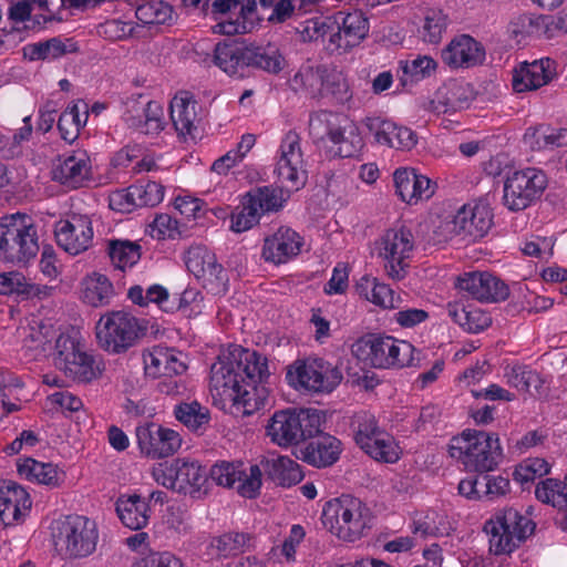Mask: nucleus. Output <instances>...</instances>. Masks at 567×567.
<instances>
[{
	"label": "nucleus",
	"instance_id": "35",
	"mask_svg": "<svg viewBox=\"0 0 567 567\" xmlns=\"http://www.w3.org/2000/svg\"><path fill=\"white\" fill-rule=\"evenodd\" d=\"M17 470L20 476L30 482H37L51 488L61 486L64 482L65 473L58 465L52 463H42L32 457L19 460Z\"/></svg>",
	"mask_w": 567,
	"mask_h": 567
},
{
	"label": "nucleus",
	"instance_id": "31",
	"mask_svg": "<svg viewBox=\"0 0 567 567\" xmlns=\"http://www.w3.org/2000/svg\"><path fill=\"white\" fill-rule=\"evenodd\" d=\"M313 437L301 451L302 461L318 468L333 465L342 452L341 441L321 432Z\"/></svg>",
	"mask_w": 567,
	"mask_h": 567
},
{
	"label": "nucleus",
	"instance_id": "2",
	"mask_svg": "<svg viewBox=\"0 0 567 567\" xmlns=\"http://www.w3.org/2000/svg\"><path fill=\"white\" fill-rule=\"evenodd\" d=\"M214 63L229 76L246 79L254 71L278 75L288 61L275 43L257 44L239 39L218 42L214 49Z\"/></svg>",
	"mask_w": 567,
	"mask_h": 567
},
{
	"label": "nucleus",
	"instance_id": "17",
	"mask_svg": "<svg viewBox=\"0 0 567 567\" xmlns=\"http://www.w3.org/2000/svg\"><path fill=\"white\" fill-rule=\"evenodd\" d=\"M243 463L220 461L214 464L209 471V477L220 486L233 487L238 483V493L246 498H255L261 487V470L258 465H251L249 474L241 468Z\"/></svg>",
	"mask_w": 567,
	"mask_h": 567
},
{
	"label": "nucleus",
	"instance_id": "39",
	"mask_svg": "<svg viewBox=\"0 0 567 567\" xmlns=\"http://www.w3.org/2000/svg\"><path fill=\"white\" fill-rule=\"evenodd\" d=\"M324 73V64H302L298 72L289 80V84L295 92H305L311 97L322 96Z\"/></svg>",
	"mask_w": 567,
	"mask_h": 567
},
{
	"label": "nucleus",
	"instance_id": "19",
	"mask_svg": "<svg viewBox=\"0 0 567 567\" xmlns=\"http://www.w3.org/2000/svg\"><path fill=\"white\" fill-rule=\"evenodd\" d=\"M363 125L377 144L400 151H411L417 144V135L410 127L398 125L380 116H368Z\"/></svg>",
	"mask_w": 567,
	"mask_h": 567
},
{
	"label": "nucleus",
	"instance_id": "55",
	"mask_svg": "<svg viewBox=\"0 0 567 567\" xmlns=\"http://www.w3.org/2000/svg\"><path fill=\"white\" fill-rule=\"evenodd\" d=\"M471 100L470 86L453 83L446 89L443 101H439L445 106L444 112L463 110L468 106Z\"/></svg>",
	"mask_w": 567,
	"mask_h": 567
},
{
	"label": "nucleus",
	"instance_id": "60",
	"mask_svg": "<svg viewBox=\"0 0 567 567\" xmlns=\"http://www.w3.org/2000/svg\"><path fill=\"white\" fill-rule=\"evenodd\" d=\"M181 357L182 353L167 348V353H163V361H166V363H163L162 377L174 378L186 372L187 365Z\"/></svg>",
	"mask_w": 567,
	"mask_h": 567
},
{
	"label": "nucleus",
	"instance_id": "33",
	"mask_svg": "<svg viewBox=\"0 0 567 567\" xmlns=\"http://www.w3.org/2000/svg\"><path fill=\"white\" fill-rule=\"evenodd\" d=\"M165 187L154 181L140 179L131 185L125 194L117 193L111 198L110 206L114 208L116 199H125L127 205L136 207H154L158 205L164 198Z\"/></svg>",
	"mask_w": 567,
	"mask_h": 567
},
{
	"label": "nucleus",
	"instance_id": "52",
	"mask_svg": "<svg viewBox=\"0 0 567 567\" xmlns=\"http://www.w3.org/2000/svg\"><path fill=\"white\" fill-rule=\"evenodd\" d=\"M508 381L516 389L530 394H534V392L539 393V388L542 386L538 373L522 367L512 369L511 374H508Z\"/></svg>",
	"mask_w": 567,
	"mask_h": 567
},
{
	"label": "nucleus",
	"instance_id": "50",
	"mask_svg": "<svg viewBox=\"0 0 567 567\" xmlns=\"http://www.w3.org/2000/svg\"><path fill=\"white\" fill-rule=\"evenodd\" d=\"M322 82V96L324 94H331L338 102L341 103L348 101L351 97L346 78L340 72L330 70L327 65Z\"/></svg>",
	"mask_w": 567,
	"mask_h": 567
},
{
	"label": "nucleus",
	"instance_id": "1",
	"mask_svg": "<svg viewBox=\"0 0 567 567\" xmlns=\"http://www.w3.org/2000/svg\"><path fill=\"white\" fill-rule=\"evenodd\" d=\"M213 379L231 390L233 406L249 416L266 405L265 388L257 383L269 378L268 360L257 351L235 346L212 367Z\"/></svg>",
	"mask_w": 567,
	"mask_h": 567
},
{
	"label": "nucleus",
	"instance_id": "37",
	"mask_svg": "<svg viewBox=\"0 0 567 567\" xmlns=\"http://www.w3.org/2000/svg\"><path fill=\"white\" fill-rule=\"evenodd\" d=\"M262 465L267 478L282 487L297 485L303 478L300 465L288 456L267 458Z\"/></svg>",
	"mask_w": 567,
	"mask_h": 567
},
{
	"label": "nucleus",
	"instance_id": "62",
	"mask_svg": "<svg viewBox=\"0 0 567 567\" xmlns=\"http://www.w3.org/2000/svg\"><path fill=\"white\" fill-rule=\"evenodd\" d=\"M188 515L185 509L179 506H171L165 515V524L176 533H185L188 529Z\"/></svg>",
	"mask_w": 567,
	"mask_h": 567
},
{
	"label": "nucleus",
	"instance_id": "4",
	"mask_svg": "<svg viewBox=\"0 0 567 567\" xmlns=\"http://www.w3.org/2000/svg\"><path fill=\"white\" fill-rule=\"evenodd\" d=\"M326 412L312 408H288L276 411L268 420L266 434L280 447L296 446L322 432Z\"/></svg>",
	"mask_w": 567,
	"mask_h": 567
},
{
	"label": "nucleus",
	"instance_id": "41",
	"mask_svg": "<svg viewBox=\"0 0 567 567\" xmlns=\"http://www.w3.org/2000/svg\"><path fill=\"white\" fill-rule=\"evenodd\" d=\"M450 318L465 331L477 333L492 324V318L481 309H467L458 303L447 307Z\"/></svg>",
	"mask_w": 567,
	"mask_h": 567
},
{
	"label": "nucleus",
	"instance_id": "54",
	"mask_svg": "<svg viewBox=\"0 0 567 567\" xmlns=\"http://www.w3.org/2000/svg\"><path fill=\"white\" fill-rule=\"evenodd\" d=\"M384 436L386 435L382 432V436L374 437L372 442H370V446L363 447L362 450L377 461L394 463L399 458L398 452L395 451L391 439H385Z\"/></svg>",
	"mask_w": 567,
	"mask_h": 567
},
{
	"label": "nucleus",
	"instance_id": "56",
	"mask_svg": "<svg viewBox=\"0 0 567 567\" xmlns=\"http://www.w3.org/2000/svg\"><path fill=\"white\" fill-rule=\"evenodd\" d=\"M404 74L411 75L415 81L430 78L437 68L436 61L429 55H419L412 61H405L402 64Z\"/></svg>",
	"mask_w": 567,
	"mask_h": 567
},
{
	"label": "nucleus",
	"instance_id": "34",
	"mask_svg": "<svg viewBox=\"0 0 567 567\" xmlns=\"http://www.w3.org/2000/svg\"><path fill=\"white\" fill-rule=\"evenodd\" d=\"M115 511L123 525L133 530H141L150 519L148 501L138 494L121 495L115 503Z\"/></svg>",
	"mask_w": 567,
	"mask_h": 567
},
{
	"label": "nucleus",
	"instance_id": "21",
	"mask_svg": "<svg viewBox=\"0 0 567 567\" xmlns=\"http://www.w3.org/2000/svg\"><path fill=\"white\" fill-rule=\"evenodd\" d=\"M281 156L277 163L276 172L281 183L298 190L305 185L302 171V153L300 136L295 131H289L280 145Z\"/></svg>",
	"mask_w": 567,
	"mask_h": 567
},
{
	"label": "nucleus",
	"instance_id": "51",
	"mask_svg": "<svg viewBox=\"0 0 567 567\" xmlns=\"http://www.w3.org/2000/svg\"><path fill=\"white\" fill-rule=\"evenodd\" d=\"M357 430L354 433L355 443L361 447H369L370 442L377 436H382V432L377 425L372 414L362 413L357 416Z\"/></svg>",
	"mask_w": 567,
	"mask_h": 567
},
{
	"label": "nucleus",
	"instance_id": "25",
	"mask_svg": "<svg viewBox=\"0 0 567 567\" xmlns=\"http://www.w3.org/2000/svg\"><path fill=\"white\" fill-rule=\"evenodd\" d=\"M442 60L451 68H473L483 64L486 52L484 45L468 34L455 37L442 50Z\"/></svg>",
	"mask_w": 567,
	"mask_h": 567
},
{
	"label": "nucleus",
	"instance_id": "9",
	"mask_svg": "<svg viewBox=\"0 0 567 567\" xmlns=\"http://www.w3.org/2000/svg\"><path fill=\"white\" fill-rule=\"evenodd\" d=\"M286 379L298 391L329 394L343 380L341 367L322 358L297 360L287 368Z\"/></svg>",
	"mask_w": 567,
	"mask_h": 567
},
{
	"label": "nucleus",
	"instance_id": "63",
	"mask_svg": "<svg viewBox=\"0 0 567 567\" xmlns=\"http://www.w3.org/2000/svg\"><path fill=\"white\" fill-rule=\"evenodd\" d=\"M348 269L346 266L338 265L332 272L330 280L324 286V292L328 295L342 293L348 288Z\"/></svg>",
	"mask_w": 567,
	"mask_h": 567
},
{
	"label": "nucleus",
	"instance_id": "16",
	"mask_svg": "<svg viewBox=\"0 0 567 567\" xmlns=\"http://www.w3.org/2000/svg\"><path fill=\"white\" fill-rule=\"evenodd\" d=\"M185 265L205 288L215 293L226 292L228 276L215 254L205 246H192L185 254Z\"/></svg>",
	"mask_w": 567,
	"mask_h": 567
},
{
	"label": "nucleus",
	"instance_id": "53",
	"mask_svg": "<svg viewBox=\"0 0 567 567\" xmlns=\"http://www.w3.org/2000/svg\"><path fill=\"white\" fill-rule=\"evenodd\" d=\"M447 25V16L440 9H430L424 19V40L429 43H437Z\"/></svg>",
	"mask_w": 567,
	"mask_h": 567
},
{
	"label": "nucleus",
	"instance_id": "44",
	"mask_svg": "<svg viewBox=\"0 0 567 567\" xmlns=\"http://www.w3.org/2000/svg\"><path fill=\"white\" fill-rule=\"evenodd\" d=\"M83 107L84 120L81 118L79 103H74L72 106L68 107L58 120L60 135L68 143H73L78 138L80 128L86 123L89 109L87 104L84 102Z\"/></svg>",
	"mask_w": 567,
	"mask_h": 567
},
{
	"label": "nucleus",
	"instance_id": "22",
	"mask_svg": "<svg viewBox=\"0 0 567 567\" xmlns=\"http://www.w3.org/2000/svg\"><path fill=\"white\" fill-rule=\"evenodd\" d=\"M51 178L71 189L84 186L91 179L90 157L85 152L58 155L52 163Z\"/></svg>",
	"mask_w": 567,
	"mask_h": 567
},
{
	"label": "nucleus",
	"instance_id": "47",
	"mask_svg": "<svg viewBox=\"0 0 567 567\" xmlns=\"http://www.w3.org/2000/svg\"><path fill=\"white\" fill-rule=\"evenodd\" d=\"M261 215L251 203H247V196L244 195L241 203L231 213L230 229L235 233H243L259 223Z\"/></svg>",
	"mask_w": 567,
	"mask_h": 567
},
{
	"label": "nucleus",
	"instance_id": "3",
	"mask_svg": "<svg viewBox=\"0 0 567 567\" xmlns=\"http://www.w3.org/2000/svg\"><path fill=\"white\" fill-rule=\"evenodd\" d=\"M450 455L462 462L468 472L484 474L498 467L504 458L497 433L466 429L453 436Z\"/></svg>",
	"mask_w": 567,
	"mask_h": 567
},
{
	"label": "nucleus",
	"instance_id": "28",
	"mask_svg": "<svg viewBox=\"0 0 567 567\" xmlns=\"http://www.w3.org/2000/svg\"><path fill=\"white\" fill-rule=\"evenodd\" d=\"M395 192L402 202L410 205L416 204L420 199H429L435 192L432 181L416 169L409 167L398 168L393 173Z\"/></svg>",
	"mask_w": 567,
	"mask_h": 567
},
{
	"label": "nucleus",
	"instance_id": "49",
	"mask_svg": "<svg viewBox=\"0 0 567 567\" xmlns=\"http://www.w3.org/2000/svg\"><path fill=\"white\" fill-rule=\"evenodd\" d=\"M173 7L164 1L142 4L136 10V17L145 24H164L172 19Z\"/></svg>",
	"mask_w": 567,
	"mask_h": 567
},
{
	"label": "nucleus",
	"instance_id": "14",
	"mask_svg": "<svg viewBox=\"0 0 567 567\" xmlns=\"http://www.w3.org/2000/svg\"><path fill=\"white\" fill-rule=\"evenodd\" d=\"M378 256L384 261L386 274L395 280H401L406 275L408 259L414 248L413 235L406 227L388 229L375 241Z\"/></svg>",
	"mask_w": 567,
	"mask_h": 567
},
{
	"label": "nucleus",
	"instance_id": "32",
	"mask_svg": "<svg viewBox=\"0 0 567 567\" xmlns=\"http://www.w3.org/2000/svg\"><path fill=\"white\" fill-rule=\"evenodd\" d=\"M390 336L369 333L358 339L351 347L352 354L364 365L377 369H386V348H389Z\"/></svg>",
	"mask_w": 567,
	"mask_h": 567
},
{
	"label": "nucleus",
	"instance_id": "59",
	"mask_svg": "<svg viewBox=\"0 0 567 567\" xmlns=\"http://www.w3.org/2000/svg\"><path fill=\"white\" fill-rule=\"evenodd\" d=\"M364 298L383 308H394L393 290L385 284L372 279L371 295L365 292Z\"/></svg>",
	"mask_w": 567,
	"mask_h": 567
},
{
	"label": "nucleus",
	"instance_id": "5",
	"mask_svg": "<svg viewBox=\"0 0 567 567\" xmlns=\"http://www.w3.org/2000/svg\"><path fill=\"white\" fill-rule=\"evenodd\" d=\"M309 134L317 145L321 144L326 148L327 156L331 158L354 157L364 145L357 126H341L339 116L329 111L310 115Z\"/></svg>",
	"mask_w": 567,
	"mask_h": 567
},
{
	"label": "nucleus",
	"instance_id": "26",
	"mask_svg": "<svg viewBox=\"0 0 567 567\" xmlns=\"http://www.w3.org/2000/svg\"><path fill=\"white\" fill-rule=\"evenodd\" d=\"M492 223V214L485 206L464 205L452 220V231L463 239L475 241L487 234Z\"/></svg>",
	"mask_w": 567,
	"mask_h": 567
},
{
	"label": "nucleus",
	"instance_id": "38",
	"mask_svg": "<svg viewBox=\"0 0 567 567\" xmlns=\"http://www.w3.org/2000/svg\"><path fill=\"white\" fill-rule=\"evenodd\" d=\"M247 203L254 204L260 215L266 213H277L282 209L285 203L290 197V190H285L278 186H258L250 189L247 194Z\"/></svg>",
	"mask_w": 567,
	"mask_h": 567
},
{
	"label": "nucleus",
	"instance_id": "27",
	"mask_svg": "<svg viewBox=\"0 0 567 567\" xmlns=\"http://www.w3.org/2000/svg\"><path fill=\"white\" fill-rule=\"evenodd\" d=\"M302 245V237L297 231L281 226L274 235L265 238L261 256L265 261L285 264L300 254Z\"/></svg>",
	"mask_w": 567,
	"mask_h": 567
},
{
	"label": "nucleus",
	"instance_id": "58",
	"mask_svg": "<svg viewBox=\"0 0 567 567\" xmlns=\"http://www.w3.org/2000/svg\"><path fill=\"white\" fill-rule=\"evenodd\" d=\"M484 488L481 489L483 497L493 501L499 496H504L509 492V480L507 477L491 476L487 473L482 475Z\"/></svg>",
	"mask_w": 567,
	"mask_h": 567
},
{
	"label": "nucleus",
	"instance_id": "29",
	"mask_svg": "<svg viewBox=\"0 0 567 567\" xmlns=\"http://www.w3.org/2000/svg\"><path fill=\"white\" fill-rule=\"evenodd\" d=\"M54 235L58 245L70 255H78L86 250L93 238V229L87 218H78L73 221L60 220L55 225Z\"/></svg>",
	"mask_w": 567,
	"mask_h": 567
},
{
	"label": "nucleus",
	"instance_id": "46",
	"mask_svg": "<svg viewBox=\"0 0 567 567\" xmlns=\"http://www.w3.org/2000/svg\"><path fill=\"white\" fill-rule=\"evenodd\" d=\"M251 537L247 533L229 532L213 538L212 547L220 557L237 556L249 546Z\"/></svg>",
	"mask_w": 567,
	"mask_h": 567
},
{
	"label": "nucleus",
	"instance_id": "57",
	"mask_svg": "<svg viewBox=\"0 0 567 567\" xmlns=\"http://www.w3.org/2000/svg\"><path fill=\"white\" fill-rule=\"evenodd\" d=\"M132 567H184L182 560L169 551H151Z\"/></svg>",
	"mask_w": 567,
	"mask_h": 567
},
{
	"label": "nucleus",
	"instance_id": "8",
	"mask_svg": "<svg viewBox=\"0 0 567 567\" xmlns=\"http://www.w3.org/2000/svg\"><path fill=\"white\" fill-rule=\"evenodd\" d=\"M52 538L60 556L82 559L95 551L99 530L94 520L81 515H69L53 523Z\"/></svg>",
	"mask_w": 567,
	"mask_h": 567
},
{
	"label": "nucleus",
	"instance_id": "30",
	"mask_svg": "<svg viewBox=\"0 0 567 567\" xmlns=\"http://www.w3.org/2000/svg\"><path fill=\"white\" fill-rule=\"evenodd\" d=\"M31 499L28 492L13 481L0 483V522L4 526L13 525L22 515V509H30Z\"/></svg>",
	"mask_w": 567,
	"mask_h": 567
},
{
	"label": "nucleus",
	"instance_id": "10",
	"mask_svg": "<svg viewBox=\"0 0 567 567\" xmlns=\"http://www.w3.org/2000/svg\"><path fill=\"white\" fill-rule=\"evenodd\" d=\"M153 477L164 487L195 499L204 497L208 492L207 472L198 462L176 458L158 463L153 468Z\"/></svg>",
	"mask_w": 567,
	"mask_h": 567
},
{
	"label": "nucleus",
	"instance_id": "13",
	"mask_svg": "<svg viewBox=\"0 0 567 567\" xmlns=\"http://www.w3.org/2000/svg\"><path fill=\"white\" fill-rule=\"evenodd\" d=\"M548 184L546 174L528 167L507 175L503 188V204L511 212H519L538 200Z\"/></svg>",
	"mask_w": 567,
	"mask_h": 567
},
{
	"label": "nucleus",
	"instance_id": "42",
	"mask_svg": "<svg viewBox=\"0 0 567 567\" xmlns=\"http://www.w3.org/2000/svg\"><path fill=\"white\" fill-rule=\"evenodd\" d=\"M535 496L544 504L551 505L559 511H567V474L563 482L556 478H546L536 485Z\"/></svg>",
	"mask_w": 567,
	"mask_h": 567
},
{
	"label": "nucleus",
	"instance_id": "15",
	"mask_svg": "<svg viewBox=\"0 0 567 567\" xmlns=\"http://www.w3.org/2000/svg\"><path fill=\"white\" fill-rule=\"evenodd\" d=\"M54 365L66 378L79 383H87L101 374L92 355L80 350L79 342L70 336L61 334L55 341Z\"/></svg>",
	"mask_w": 567,
	"mask_h": 567
},
{
	"label": "nucleus",
	"instance_id": "61",
	"mask_svg": "<svg viewBox=\"0 0 567 567\" xmlns=\"http://www.w3.org/2000/svg\"><path fill=\"white\" fill-rule=\"evenodd\" d=\"M163 353H167V348L158 347L144 355L146 375L152 378L162 377L161 370H163V363H166V361H163Z\"/></svg>",
	"mask_w": 567,
	"mask_h": 567
},
{
	"label": "nucleus",
	"instance_id": "12",
	"mask_svg": "<svg viewBox=\"0 0 567 567\" xmlns=\"http://www.w3.org/2000/svg\"><path fill=\"white\" fill-rule=\"evenodd\" d=\"M535 523L515 508H506L485 523L484 530L491 535L489 548L495 555L511 554L519 543L534 533Z\"/></svg>",
	"mask_w": 567,
	"mask_h": 567
},
{
	"label": "nucleus",
	"instance_id": "64",
	"mask_svg": "<svg viewBox=\"0 0 567 567\" xmlns=\"http://www.w3.org/2000/svg\"><path fill=\"white\" fill-rule=\"evenodd\" d=\"M429 318V313L423 309H405L395 313V321L403 328H412Z\"/></svg>",
	"mask_w": 567,
	"mask_h": 567
},
{
	"label": "nucleus",
	"instance_id": "20",
	"mask_svg": "<svg viewBox=\"0 0 567 567\" xmlns=\"http://www.w3.org/2000/svg\"><path fill=\"white\" fill-rule=\"evenodd\" d=\"M456 288L478 301L498 302L509 296L507 285L487 271L465 272L457 277Z\"/></svg>",
	"mask_w": 567,
	"mask_h": 567
},
{
	"label": "nucleus",
	"instance_id": "18",
	"mask_svg": "<svg viewBox=\"0 0 567 567\" xmlns=\"http://www.w3.org/2000/svg\"><path fill=\"white\" fill-rule=\"evenodd\" d=\"M135 434L141 453L151 458L171 456L182 445L178 432L154 422L137 426Z\"/></svg>",
	"mask_w": 567,
	"mask_h": 567
},
{
	"label": "nucleus",
	"instance_id": "40",
	"mask_svg": "<svg viewBox=\"0 0 567 567\" xmlns=\"http://www.w3.org/2000/svg\"><path fill=\"white\" fill-rule=\"evenodd\" d=\"M175 417L188 430L203 434L209 425L210 412L197 401L182 402L174 409Z\"/></svg>",
	"mask_w": 567,
	"mask_h": 567
},
{
	"label": "nucleus",
	"instance_id": "48",
	"mask_svg": "<svg viewBox=\"0 0 567 567\" xmlns=\"http://www.w3.org/2000/svg\"><path fill=\"white\" fill-rule=\"evenodd\" d=\"M342 31L346 38L347 47H355L363 40L369 31L368 19L362 12L348 13L342 21Z\"/></svg>",
	"mask_w": 567,
	"mask_h": 567
},
{
	"label": "nucleus",
	"instance_id": "36",
	"mask_svg": "<svg viewBox=\"0 0 567 567\" xmlns=\"http://www.w3.org/2000/svg\"><path fill=\"white\" fill-rule=\"evenodd\" d=\"M197 102L192 97L175 96L169 105V113L173 125L179 136L186 138L189 136L195 140L198 134L197 121Z\"/></svg>",
	"mask_w": 567,
	"mask_h": 567
},
{
	"label": "nucleus",
	"instance_id": "45",
	"mask_svg": "<svg viewBox=\"0 0 567 567\" xmlns=\"http://www.w3.org/2000/svg\"><path fill=\"white\" fill-rule=\"evenodd\" d=\"M107 255L116 268L124 270L126 267L134 266L141 259V246L130 240H111Z\"/></svg>",
	"mask_w": 567,
	"mask_h": 567
},
{
	"label": "nucleus",
	"instance_id": "23",
	"mask_svg": "<svg viewBox=\"0 0 567 567\" xmlns=\"http://www.w3.org/2000/svg\"><path fill=\"white\" fill-rule=\"evenodd\" d=\"M123 118L128 127L143 134H158L164 127L163 109L154 101H144V95L127 99Z\"/></svg>",
	"mask_w": 567,
	"mask_h": 567
},
{
	"label": "nucleus",
	"instance_id": "24",
	"mask_svg": "<svg viewBox=\"0 0 567 567\" xmlns=\"http://www.w3.org/2000/svg\"><path fill=\"white\" fill-rule=\"evenodd\" d=\"M556 66V61L550 58L520 63L513 72V90L523 93L548 84L557 75Z\"/></svg>",
	"mask_w": 567,
	"mask_h": 567
},
{
	"label": "nucleus",
	"instance_id": "43",
	"mask_svg": "<svg viewBox=\"0 0 567 567\" xmlns=\"http://www.w3.org/2000/svg\"><path fill=\"white\" fill-rule=\"evenodd\" d=\"M113 295V285L105 275L94 272L85 280L83 301L93 307L109 303Z\"/></svg>",
	"mask_w": 567,
	"mask_h": 567
},
{
	"label": "nucleus",
	"instance_id": "6",
	"mask_svg": "<svg viewBox=\"0 0 567 567\" xmlns=\"http://www.w3.org/2000/svg\"><path fill=\"white\" fill-rule=\"evenodd\" d=\"M369 509L357 497L342 494L323 505L321 522L327 530L343 542L353 543L370 529Z\"/></svg>",
	"mask_w": 567,
	"mask_h": 567
},
{
	"label": "nucleus",
	"instance_id": "11",
	"mask_svg": "<svg viewBox=\"0 0 567 567\" xmlns=\"http://www.w3.org/2000/svg\"><path fill=\"white\" fill-rule=\"evenodd\" d=\"M100 348L110 353H124L145 336L146 327L124 311H113L102 317L96 324Z\"/></svg>",
	"mask_w": 567,
	"mask_h": 567
},
{
	"label": "nucleus",
	"instance_id": "7",
	"mask_svg": "<svg viewBox=\"0 0 567 567\" xmlns=\"http://www.w3.org/2000/svg\"><path fill=\"white\" fill-rule=\"evenodd\" d=\"M39 251L35 226L27 214L16 213L0 219V260L25 266Z\"/></svg>",
	"mask_w": 567,
	"mask_h": 567
}]
</instances>
